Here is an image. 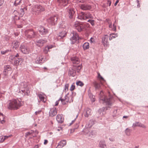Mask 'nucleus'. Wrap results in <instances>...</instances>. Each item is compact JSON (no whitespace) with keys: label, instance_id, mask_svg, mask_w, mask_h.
Here are the masks:
<instances>
[{"label":"nucleus","instance_id":"f257e3e1","mask_svg":"<svg viewBox=\"0 0 148 148\" xmlns=\"http://www.w3.org/2000/svg\"><path fill=\"white\" fill-rule=\"evenodd\" d=\"M21 106V103L18 99H12L10 101L8 108L11 110H17Z\"/></svg>","mask_w":148,"mask_h":148},{"label":"nucleus","instance_id":"f03ea898","mask_svg":"<svg viewBox=\"0 0 148 148\" xmlns=\"http://www.w3.org/2000/svg\"><path fill=\"white\" fill-rule=\"evenodd\" d=\"M81 67L79 65L78 66H73V67L69 69V76L74 77L76 75V71L75 70L77 69V71L78 72L81 69Z\"/></svg>","mask_w":148,"mask_h":148},{"label":"nucleus","instance_id":"7ed1b4c3","mask_svg":"<svg viewBox=\"0 0 148 148\" xmlns=\"http://www.w3.org/2000/svg\"><path fill=\"white\" fill-rule=\"evenodd\" d=\"M19 86L20 88L19 90H20L21 88V91L23 93H24V95H28L29 92L27 88H26L27 86L26 83L25 82H22L20 84Z\"/></svg>","mask_w":148,"mask_h":148},{"label":"nucleus","instance_id":"20e7f679","mask_svg":"<svg viewBox=\"0 0 148 148\" xmlns=\"http://www.w3.org/2000/svg\"><path fill=\"white\" fill-rule=\"evenodd\" d=\"M100 102L101 101L103 103H105L106 104L108 105H111L112 103V97L111 96H110L109 97L104 96V97H101L100 98Z\"/></svg>","mask_w":148,"mask_h":148},{"label":"nucleus","instance_id":"39448f33","mask_svg":"<svg viewBox=\"0 0 148 148\" xmlns=\"http://www.w3.org/2000/svg\"><path fill=\"white\" fill-rule=\"evenodd\" d=\"M71 37L70 40L71 43L73 44L76 42L79 39V36L78 34L75 32H72L71 34Z\"/></svg>","mask_w":148,"mask_h":148},{"label":"nucleus","instance_id":"423d86ee","mask_svg":"<svg viewBox=\"0 0 148 148\" xmlns=\"http://www.w3.org/2000/svg\"><path fill=\"white\" fill-rule=\"evenodd\" d=\"M73 27L78 32H80L83 30L84 28V25L78 21L75 22L73 25Z\"/></svg>","mask_w":148,"mask_h":148},{"label":"nucleus","instance_id":"0eeeda50","mask_svg":"<svg viewBox=\"0 0 148 148\" xmlns=\"http://www.w3.org/2000/svg\"><path fill=\"white\" fill-rule=\"evenodd\" d=\"M69 97L68 96L66 95L63 98H61L58 100L55 103V106H57L58 105L59 101H60L63 104H65L67 103L71 102V101H69Z\"/></svg>","mask_w":148,"mask_h":148},{"label":"nucleus","instance_id":"6e6552de","mask_svg":"<svg viewBox=\"0 0 148 148\" xmlns=\"http://www.w3.org/2000/svg\"><path fill=\"white\" fill-rule=\"evenodd\" d=\"M25 34L27 38H30L34 37L36 33L33 29H31L25 31Z\"/></svg>","mask_w":148,"mask_h":148},{"label":"nucleus","instance_id":"1a4fd4ad","mask_svg":"<svg viewBox=\"0 0 148 148\" xmlns=\"http://www.w3.org/2000/svg\"><path fill=\"white\" fill-rule=\"evenodd\" d=\"M58 19L57 16H53L51 17L47 20L48 22L51 25H54L56 24Z\"/></svg>","mask_w":148,"mask_h":148},{"label":"nucleus","instance_id":"9d476101","mask_svg":"<svg viewBox=\"0 0 148 148\" xmlns=\"http://www.w3.org/2000/svg\"><path fill=\"white\" fill-rule=\"evenodd\" d=\"M79 7L83 10H90L92 8L91 5L86 4H81L79 5Z\"/></svg>","mask_w":148,"mask_h":148},{"label":"nucleus","instance_id":"9b49d317","mask_svg":"<svg viewBox=\"0 0 148 148\" xmlns=\"http://www.w3.org/2000/svg\"><path fill=\"white\" fill-rule=\"evenodd\" d=\"M20 50L23 53L28 54L30 52V50L27 47L24 45H22L20 47Z\"/></svg>","mask_w":148,"mask_h":148},{"label":"nucleus","instance_id":"f8f14e48","mask_svg":"<svg viewBox=\"0 0 148 148\" xmlns=\"http://www.w3.org/2000/svg\"><path fill=\"white\" fill-rule=\"evenodd\" d=\"M57 113V110L55 108H53L50 109L49 112V116L53 117L56 115Z\"/></svg>","mask_w":148,"mask_h":148},{"label":"nucleus","instance_id":"ddd939ff","mask_svg":"<svg viewBox=\"0 0 148 148\" xmlns=\"http://www.w3.org/2000/svg\"><path fill=\"white\" fill-rule=\"evenodd\" d=\"M108 36L107 35H105L102 38V42L104 47L107 46L108 45Z\"/></svg>","mask_w":148,"mask_h":148},{"label":"nucleus","instance_id":"4468645a","mask_svg":"<svg viewBox=\"0 0 148 148\" xmlns=\"http://www.w3.org/2000/svg\"><path fill=\"white\" fill-rule=\"evenodd\" d=\"M47 41L45 40L40 39L36 41L35 44L37 46L40 47L43 46L44 44Z\"/></svg>","mask_w":148,"mask_h":148},{"label":"nucleus","instance_id":"2eb2a0df","mask_svg":"<svg viewBox=\"0 0 148 148\" xmlns=\"http://www.w3.org/2000/svg\"><path fill=\"white\" fill-rule=\"evenodd\" d=\"M67 11L69 13V18L71 19L72 18L75 13V11L74 10V8H68Z\"/></svg>","mask_w":148,"mask_h":148},{"label":"nucleus","instance_id":"dca6fc26","mask_svg":"<svg viewBox=\"0 0 148 148\" xmlns=\"http://www.w3.org/2000/svg\"><path fill=\"white\" fill-rule=\"evenodd\" d=\"M11 72V69L9 66H7L5 67L3 71V74L4 75L7 76L8 73Z\"/></svg>","mask_w":148,"mask_h":148},{"label":"nucleus","instance_id":"f3484780","mask_svg":"<svg viewBox=\"0 0 148 148\" xmlns=\"http://www.w3.org/2000/svg\"><path fill=\"white\" fill-rule=\"evenodd\" d=\"M56 119L57 121L60 123H62L64 121V118L63 115L61 114H58L56 116Z\"/></svg>","mask_w":148,"mask_h":148},{"label":"nucleus","instance_id":"a211bd4d","mask_svg":"<svg viewBox=\"0 0 148 148\" xmlns=\"http://www.w3.org/2000/svg\"><path fill=\"white\" fill-rule=\"evenodd\" d=\"M71 60L73 64H78L80 63L79 59L78 58L76 57L72 58Z\"/></svg>","mask_w":148,"mask_h":148},{"label":"nucleus","instance_id":"6ab92c4d","mask_svg":"<svg viewBox=\"0 0 148 148\" xmlns=\"http://www.w3.org/2000/svg\"><path fill=\"white\" fill-rule=\"evenodd\" d=\"M58 2L60 5L64 6H66L68 3V1L66 0H58Z\"/></svg>","mask_w":148,"mask_h":148},{"label":"nucleus","instance_id":"aec40b11","mask_svg":"<svg viewBox=\"0 0 148 148\" xmlns=\"http://www.w3.org/2000/svg\"><path fill=\"white\" fill-rule=\"evenodd\" d=\"M13 15H14V18L16 19H19L20 18V14L17 10H14L13 13Z\"/></svg>","mask_w":148,"mask_h":148},{"label":"nucleus","instance_id":"412c9836","mask_svg":"<svg viewBox=\"0 0 148 148\" xmlns=\"http://www.w3.org/2000/svg\"><path fill=\"white\" fill-rule=\"evenodd\" d=\"M39 30L40 32L42 34H45L48 33V31L44 27L40 26L39 27Z\"/></svg>","mask_w":148,"mask_h":148},{"label":"nucleus","instance_id":"4be33fe9","mask_svg":"<svg viewBox=\"0 0 148 148\" xmlns=\"http://www.w3.org/2000/svg\"><path fill=\"white\" fill-rule=\"evenodd\" d=\"M38 96L40 100L45 103L46 101V99L45 98V95L43 93H40L38 94Z\"/></svg>","mask_w":148,"mask_h":148},{"label":"nucleus","instance_id":"5701e85b","mask_svg":"<svg viewBox=\"0 0 148 148\" xmlns=\"http://www.w3.org/2000/svg\"><path fill=\"white\" fill-rule=\"evenodd\" d=\"M12 136V135L8 136H0V143H2L7 138L11 137Z\"/></svg>","mask_w":148,"mask_h":148},{"label":"nucleus","instance_id":"b1692460","mask_svg":"<svg viewBox=\"0 0 148 148\" xmlns=\"http://www.w3.org/2000/svg\"><path fill=\"white\" fill-rule=\"evenodd\" d=\"M20 43L16 41H14L12 44V48L13 49H16L19 46Z\"/></svg>","mask_w":148,"mask_h":148},{"label":"nucleus","instance_id":"393cba45","mask_svg":"<svg viewBox=\"0 0 148 148\" xmlns=\"http://www.w3.org/2000/svg\"><path fill=\"white\" fill-rule=\"evenodd\" d=\"M66 29H64L62 31L59 33L58 36L60 37L61 38H62L66 36Z\"/></svg>","mask_w":148,"mask_h":148},{"label":"nucleus","instance_id":"a878e982","mask_svg":"<svg viewBox=\"0 0 148 148\" xmlns=\"http://www.w3.org/2000/svg\"><path fill=\"white\" fill-rule=\"evenodd\" d=\"M38 8H36L38 9V14H40L41 12H43L45 10V8L40 5H37Z\"/></svg>","mask_w":148,"mask_h":148},{"label":"nucleus","instance_id":"bb28decb","mask_svg":"<svg viewBox=\"0 0 148 148\" xmlns=\"http://www.w3.org/2000/svg\"><path fill=\"white\" fill-rule=\"evenodd\" d=\"M85 13L81 12L78 14V17L79 19L81 20H86L85 17Z\"/></svg>","mask_w":148,"mask_h":148},{"label":"nucleus","instance_id":"cd10ccee","mask_svg":"<svg viewBox=\"0 0 148 148\" xmlns=\"http://www.w3.org/2000/svg\"><path fill=\"white\" fill-rule=\"evenodd\" d=\"M38 8L37 5H36L34 6L32 8V12L33 14L35 15H38V9L36 8Z\"/></svg>","mask_w":148,"mask_h":148},{"label":"nucleus","instance_id":"c85d7f7f","mask_svg":"<svg viewBox=\"0 0 148 148\" xmlns=\"http://www.w3.org/2000/svg\"><path fill=\"white\" fill-rule=\"evenodd\" d=\"M91 112V110L88 108L87 109L86 111L84 112V114L85 117H88L89 115L90 114Z\"/></svg>","mask_w":148,"mask_h":148},{"label":"nucleus","instance_id":"c756f323","mask_svg":"<svg viewBox=\"0 0 148 148\" xmlns=\"http://www.w3.org/2000/svg\"><path fill=\"white\" fill-rule=\"evenodd\" d=\"M137 126L143 127H145V126L143 124H142L139 122H135L133 123V127H135Z\"/></svg>","mask_w":148,"mask_h":148},{"label":"nucleus","instance_id":"7c9ffc66","mask_svg":"<svg viewBox=\"0 0 148 148\" xmlns=\"http://www.w3.org/2000/svg\"><path fill=\"white\" fill-rule=\"evenodd\" d=\"M109 27L110 28V30L113 31H115L116 30V26L114 23L112 25L111 23H109Z\"/></svg>","mask_w":148,"mask_h":148},{"label":"nucleus","instance_id":"2f4dec72","mask_svg":"<svg viewBox=\"0 0 148 148\" xmlns=\"http://www.w3.org/2000/svg\"><path fill=\"white\" fill-rule=\"evenodd\" d=\"M99 146L102 148H106V145L105 143V141H101L100 142Z\"/></svg>","mask_w":148,"mask_h":148},{"label":"nucleus","instance_id":"473e14b6","mask_svg":"<svg viewBox=\"0 0 148 148\" xmlns=\"http://www.w3.org/2000/svg\"><path fill=\"white\" fill-rule=\"evenodd\" d=\"M85 17L86 20L88 18H93L90 13L89 12L85 13Z\"/></svg>","mask_w":148,"mask_h":148},{"label":"nucleus","instance_id":"72a5a7b5","mask_svg":"<svg viewBox=\"0 0 148 148\" xmlns=\"http://www.w3.org/2000/svg\"><path fill=\"white\" fill-rule=\"evenodd\" d=\"M89 43L88 42H86L84 43L83 46V49L84 50L89 49Z\"/></svg>","mask_w":148,"mask_h":148},{"label":"nucleus","instance_id":"f704fd0d","mask_svg":"<svg viewBox=\"0 0 148 148\" xmlns=\"http://www.w3.org/2000/svg\"><path fill=\"white\" fill-rule=\"evenodd\" d=\"M4 118L5 117L4 115L0 113V121L2 124H3L5 122Z\"/></svg>","mask_w":148,"mask_h":148},{"label":"nucleus","instance_id":"c9c22d12","mask_svg":"<svg viewBox=\"0 0 148 148\" xmlns=\"http://www.w3.org/2000/svg\"><path fill=\"white\" fill-rule=\"evenodd\" d=\"M43 58L42 56H40L37 58L36 62V63L40 64L42 63Z\"/></svg>","mask_w":148,"mask_h":148},{"label":"nucleus","instance_id":"e433bc0d","mask_svg":"<svg viewBox=\"0 0 148 148\" xmlns=\"http://www.w3.org/2000/svg\"><path fill=\"white\" fill-rule=\"evenodd\" d=\"M22 60V59L21 58H18V60H16V59L15 58L14 62V65L16 66H18L19 65L21 60Z\"/></svg>","mask_w":148,"mask_h":148},{"label":"nucleus","instance_id":"4c0bfd02","mask_svg":"<svg viewBox=\"0 0 148 148\" xmlns=\"http://www.w3.org/2000/svg\"><path fill=\"white\" fill-rule=\"evenodd\" d=\"M66 143V141L65 140H63L60 141L59 143L60 146L61 147H63L65 145Z\"/></svg>","mask_w":148,"mask_h":148},{"label":"nucleus","instance_id":"58836bf2","mask_svg":"<svg viewBox=\"0 0 148 148\" xmlns=\"http://www.w3.org/2000/svg\"><path fill=\"white\" fill-rule=\"evenodd\" d=\"M69 86V84H66L64 85V88L63 90V91L65 92H66L68 90Z\"/></svg>","mask_w":148,"mask_h":148},{"label":"nucleus","instance_id":"ea45409f","mask_svg":"<svg viewBox=\"0 0 148 148\" xmlns=\"http://www.w3.org/2000/svg\"><path fill=\"white\" fill-rule=\"evenodd\" d=\"M118 36L116 34H110V40L112 39L113 38H114Z\"/></svg>","mask_w":148,"mask_h":148},{"label":"nucleus","instance_id":"a19ab883","mask_svg":"<svg viewBox=\"0 0 148 148\" xmlns=\"http://www.w3.org/2000/svg\"><path fill=\"white\" fill-rule=\"evenodd\" d=\"M31 131H32L31 134V138L33 137L36 136L38 133V132H34L33 130H31Z\"/></svg>","mask_w":148,"mask_h":148},{"label":"nucleus","instance_id":"79ce46f5","mask_svg":"<svg viewBox=\"0 0 148 148\" xmlns=\"http://www.w3.org/2000/svg\"><path fill=\"white\" fill-rule=\"evenodd\" d=\"M32 131L31 130L29 132H26L25 134V136L26 137H27L28 136H30V138H31V134L32 133Z\"/></svg>","mask_w":148,"mask_h":148},{"label":"nucleus","instance_id":"37998d69","mask_svg":"<svg viewBox=\"0 0 148 148\" xmlns=\"http://www.w3.org/2000/svg\"><path fill=\"white\" fill-rule=\"evenodd\" d=\"M76 84L77 86H82L84 85V84L82 82L78 81L76 82Z\"/></svg>","mask_w":148,"mask_h":148},{"label":"nucleus","instance_id":"c03bdc74","mask_svg":"<svg viewBox=\"0 0 148 148\" xmlns=\"http://www.w3.org/2000/svg\"><path fill=\"white\" fill-rule=\"evenodd\" d=\"M75 83H73L72 84L71 86L70 90L71 91H73L75 89Z\"/></svg>","mask_w":148,"mask_h":148},{"label":"nucleus","instance_id":"a18cd8bd","mask_svg":"<svg viewBox=\"0 0 148 148\" xmlns=\"http://www.w3.org/2000/svg\"><path fill=\"white\" fill-rule=\"evenodd\" d=\"M49 48L47 46H46L44 49L43 51L46 54L49 51Z\"/></svg>","mask_w":148,"mask_h":148},{"label":"nucleus","instance_id":"49530a36","mask_svg":"<svg viewBox=\"0 0 148 148\" xmlns=\"http://www.w3.org/2000/svg\"><path fill=\"white\" fill-rule=\"evenodd\" d=\"M20 11H21V12L20 13V16L21 17H22L23 16V15L25 13L24 9H23V8L21 9Z\"/></svg>","mask_w":148,"mask_h":148},{"label":"nucleus","instance_id":"de8ad7c7","mask_svg":"<svg viewBox=\"0 0 148 148\" xmlns=\"http://www.w3.org/2000/svg\"><path fill=\"white\" fill-rule=\"evenodd\" d=\"M95 87L96 89H98L100 87V84L98 83H96L95 84Z\"/></svg>","mask_w":148,"mask_h":148},{"label":"nucleus","instance_id":"09e8293b","mask_svg":"<svg viewBox=\"0 0 148 148\" xmlns=\"http://www.w3.org/2000/svg\"><path fill=\"white\" fill-rule=\"evenodd\" d=\"M21 1V0H20L19 1H18V0L15 1L14 3V5L16 6L17 5L20 4Z\"/></svg>","mask_w":148,"mask_h":148},{"label":"nucleus","instance_id":"8fccbe9b","mask_svg":"<svg viewBox=\"0 0 148 148\" xmlns=\"http://www.w3.org/2000/svg\"><path fill=\"white\" fill-rule=\"evenodd\" d=\"M130 130L129 129H127L125 130V132L126 135L129 136L130 135Z\"/></svg>","mask_w":148,"mask_h":148},{"label":"nucleus","instance_id":"3c124183","mask_svg":"<svg viewBox=\"0 0 148 148\" xmlns=\"http://www.w3.org/2000/svg\"><path fill=\"white\" fill-rule=\"evenodd\" d=\"M11 50H7L5 51H1V53L2 54H5L6 53H7L8 52L10 51Z\"/></svg>","mask_w":148,"mask_h":148},{"label":"nucleus","instance_id":"603ef678","mask_svg":"<svg viewBox=\"0 0 148 148\" xmlns=\"http://www.w3.org/2000/svg\"><path fill=\"white\" fill-rule=\"evenodd\" d=\"M88 21L92 25H94L95 24V21L94 20H89Z\"/></svg>","mask_w":148,"mask_h":148},{"label":"nucleus","instance_id":"864d4df0","mask_svg":"<svg viewBox=\"0 0 148 148\" xmlns=\"http://www.w3.org/2000/svg\"><path fill=\"white\" fill-rule=\"evenodd\" d=\"M90 98L92 102H94L95 101V96L93 95H92L91 96L90 95Z\"/></svg>","mask_w":148,"mask_h":148},{"label":"nucleus","instance_id":"5fc2aeb1","mask_svg":"<svg viewBox=\"0 0 148 148\" xmlns=\"http://www.w3.org/2000/svg\"><path fill=\"white\" fill-rule=\"evenodd\" d=\"M18 56V54H17L15 56L14 55H12L10 57V58L11 60H12L14 58H15L16 57H17Z\"/></svg>","mask_w":148,"mask_h":148},{"label":"nucleus","instance_id":"6e6d98bb","mask_svg":"<svg viewBox=\"0 0 148 148\" xmlns=\"http://www.w3.org/2000/svg\"><path fill=\"white\" fill-rule=\"evenodd\" d=\"M90 42L91 43H94L95 42V40L94 38H91L90 39Z\"/></svg>","mask_w":148,"mask_h":148},{"label":"nucleus","instance_id":"4d7b16f0","mask_svg":"<svg viewBox=\"0 0 148 148\" xmlns=\"http://www.w3.org/2000/svg\"><path fill=\"white\" fill-rule=\"evenodd\" d=\"M98 77L100 78L101 80H104L103 78L101 76L99 73H98Z\"/></svg>","mask_w":148,"mask_h":148},{"label":"nucleus","instance_id":"13d9d810","mask_svg":"<svg viewBox=\"0 0 148 148\" xmlns=\"http://www.w3.org/2000/svg\"><path fill=\"white\" fill-rule=\"evenodd\" d=\"M4 3V0H0V6L2 5Z\"/></svg>","mask_w":148,"mask_h":148},{"label":"nucleus","instance_id":"bf43d9fd","mask_svg":"<svg viewBox=\"0 0 148 148\" xmlns=\"http://www.w3.org/2000/svg\"><path fill=\"white\" fill-rule=\"evenodd\" d=\"M57 130L58 131H60L61 130L62 131V128L61 127H59L57 128Z\"/></svg>","mask_w":148,"mask_h":148},{"label":"nucleus","instance_id":"052dcab7","mask_svg":"<svg viewBox=\"0 0 148 148\" xmlns=\"http://www.w3.org/2000/svg\"><path fill=\"white\" fill-rule=\"evenodd\" d=\"M41 112V110H38V111H37L35 112V114L36 115H38V114H40Z\"/></svg>","mask_w":148,"mask_h":148},{"label":"nucleus","instance_id":"680f3d73","mask_svg":"<svg viewBox=\"0 0 148 148\" xmlns=\"http://www.w3.org/2000/svg\"><path fill=\"white\" fill-rule=\"evenodd\" d=\"M78 2L84 3L85 0H77Z\"/></svg>","mask_w":148,"mask_h":148},{"label":"nucleus","instance_id":"e2e57ef3","mask_svg":"<svg viewBox=\"0 0 148 148\" xmlns=\"http://www.w3.org/2000/svg\"><path fill=\"white\" fill-rule=\"evenodd\" d=\"M111 3V1L110 0H108L107 1V4H109V6H110Z\"/></svg>","mask_w":148,"mask_h":148},{"label":"nucleus","instance_id":"0e129e2a","mask_svg":"<svg viewBox=\"0 0 148 148\" xmlns=\"http://www.w3.org/2000/svg\"><path fill=\"white\" fill-rule=\"evenodd\" d=\"M110 140L112 142L114 141V139L113 137H111L109 138Z\"/></svg>","mask_w":148,"mask_h":148},{"label":"nucleus","instance_id":"69168bd1","mask_svg":"<svg viewBox=\"0 0 148 148\" xmlns=\"http://www.w3.org/2000/svg\"><path fill=\"white\" fill-rule=\"evenodd\" d=\"M47 46L48 48L49 49L52 48L53 47L52 45H49V46Z\"/></svg>","mask_w":148,"mask_h":148},{"label":"nucleus","instance_id":"338daca9","mask_svg":"<svg viewBox=\"0 0 148 148\" xmlns=\"http://www.w3.org/2000/svg\"><path fill=\"white\" fill-rule=\"evenodd\" d=\"M109 108V107H103V111H106V110H108Z\"/></svg>","mask_w":148,"mask_h":148},{"label":"nucleus","instance_id":"774afa93","mask_svg":"<svg viewBox=\"0 0 148 148\" xmlns=\"http://www.w3.org/2000/svg\"><path fill=\"white\" fill-rule=\"evenodd\" d=\"M48 143V140H44V145H46L47 143Z\"/></svg>","mask_w":148,"mask_h":148}]
</instances>
